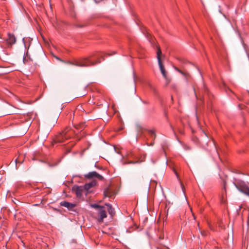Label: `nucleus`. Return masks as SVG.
I'll return each mask as SVG.
<instances>
[{
  "label": "nucleus",
  "instance_id": "nucleus-1",
  "mask_svg": "<svg viewBox=\"0 0 249 249\" xmlns=\"http://www.w3.org/2000/svg\"><path fill=\"white\" fill-rule=\"evenodd\" d=\"M75 128L77 130H80L81 132L80 134H77L76 132L69 127L64 128L61 132L57 135L53 140L54 143H63L65 141L74 136L78 140H80L81 138L85 136V132L82 131L86 127L85 123H82L74 125Z\"/></svg>",
  "mask_w": 249,
  "mask_h": 249
},
{
  "label": "nucleus",
  "instance_id": "nucleus-2",
  "mask_svg": "<svg viewBox=\"0 0 249 249\" xmlns=\"http://www.w3.org/2000/svg\"><path fill=\"white\" fill-rule=\"evenodd\" d=\"M104 59L103 52H95L88 57L75 60L72 64L78 67H89L98 64Z\"/></svg>",
  "mask_w": 249,
  "mask_h": 249
},
{
  "label": "nucleus",
  "instance_id": "nucleus-3",
  "mask_svg": "<svg viewBox=\"0 0 249 249\" xmlns=\"http://www.w3.org/2000/svg\"><path fill=\"white\" fill-rule=\"evenodd\" d=\"M236 188L241 192L249 196V187L244 181H240L234 183Z\"/></svg>",
  "mask_w": 249,
  "mask_h": 249
},
{
  "label": "nucleus",
  "instance_id": "nucleus-4",
  "mask_svg": "<svg viewBox=\"0 0 249 249\" xmlns=\"http://www.w3.org/2000/svg\"><path fill=\"white\" fill-rule=\"evenodd\" d=\"M161 54V51L160 48V47L158 48V51L157 53V59L158 60V64L160 68V70L161 71V72L163 75V76L165 78L167 79V74L166 71L164 69V66L163 64L162 63L161 58H160V55Z\"/></svg>",
  "mask_w": 249,
  "mask_h": 249
},
{
  "label": "nucleus",
  "instance_id": "nucleus-5",
  "mask_svg": "<svg viewBox=\"0 0 249 249\" xmlns=\"http://www.w3.org/2000/svg\"><path fill=\"white\" fill-rule=\"evenodd\" d=\"M5 44L8 48H11L16 42V38L14 34L8 33L7 37L5 40Z\"/></svg>",
  "mask_w": 249,
  "mask_h": 249
},
{
  "label": "nucleus",
  "instance_id": "nucleus-6",
  "mask_svg": "<svg viewBox=\"0 0 249 249\" xmlns=\"http://www.w3.org/2000/svg\"><path fill=\"white\" fill-rule=\"evenodd\" d=\"M84 176L86 178L88 179L96 178L101 180L103 179V177L95 171L89 172L87 174L85 175Z\"/></svg>",
  "mask_w": 249,
  "mask_h": 249
},
{
  "label": "nucleus",
  "instance_id": "nucleus-7",
  "mask_svg": "<svg viewBox=\"0 0 249 249\" xmlns=\"http://www.w3.org/2000/svg\"><path fill=\"white\" fill-rule=\"evenodd\" d=\"M85 190L84 187L74 186L72 188V191L74 192L78 197H80L82 196V193Z\"/></svg>",
  "mask_w": 249,
  "mask_h": 249
},
{
  "label": "nucleus",
  "instance_id": "nucleus-8",
  "mask_svg": "<svg viewBox=\"0 0 249 249\" xmlns=\"http://www.w3.org/2000/svg\"><path fill=\"white\" fill-rule=\"evenodd\" d=\"M98 215L99 216L98 221L100 222H103V219L107 217V213L104 207L99 210Z\"/></svg>",
  "mask_w": 249,
  "mask_h": 249
},
{
  "label": "nucleus",
  "instance_id": "nucleus-9",
  "mask_svg": "<svg viewBox=\"0 0 249 249\" xmlns=\"http://www.w3.org/2000/svg\"><path fill=\"white\" fill-rule=\"evenodd\" d=\"M60 205L61 206L67 208L69 210H72L76 206L74 203H71L66 201L61 202Z\"/></svg>",
  "mask_w": 249,
  "mask_h": 249
},
{
  "label": "nucleus",
  "instance_id": "nucleus-10",
  "mask_svg": "<svg viewBox=\"0 0 249 249\" xmlns=\"http://www.w3.org/2000/svg\"><path fill=\"white\" fill-rule=\"evenodd\" d=\"M114 194L113 190L110 187H108L104 190V195L105 197H111Z\"/></svg>",
  "mask_w": 249,
  "mask_h": 249
},
{
  "label": "nucleus",
  "instance_id": "nucleus-11",
  "mask_svg": "<svg viewBox=\"0 0 249 249\" xmlns=\"http://www.w3.org/2000/svg\"><path fill=\"white\" fill-rule=\"evenodd\" d=\"M96 183V181L92 180L89 183L85 184L83 187L85 190L88 191L89 189L95 186Z\"/></svg>",
  "mask_w": 249,
  "mask_h": 249
},
{
  "label": "nucleus",
  "instance_id": "nucleus-12",
  "mask_svg": "<svg viewBox=\"0 0 249 249\" xmlns=\"http://www.w3.org/2000/svg\"><path fill=\"white\" fill-rule=\"evenodd\" d=\"M105 205L107 207V211L108 213L111 216H113L115 215V212L114 208L112 207V205L109 203H106Z\"/></svg>",
  "mask_w": 249,
  "mask_h": 249
},
{
  "label": "nucleus",
  "instance_id": "nucleus-13",
  "mask_svg": "<svg viewBox=\"0 0 249 249\" xmlns=\"http://www.w3.org/2000/svg\"><path fill=\"white\" fill-rule=\"evenodd\" d=\"M25 48L28 49L30 46L32 39L30 37H24L22 39Z\"/></svg>",
  "mask_w": 249,
  "mask_h": 249
},
{
  "label": "nucleus",
  "instance_id": "nucleus-14",
  "mask_svg": "<svg viewBox=\"0 0 249 249\" xmlns=\"http://www.w3.org/2000/svg\"><path fill=\"white\" fill-rule=\"evenodd\" d=\"M148 132L149 133L151 137L154 140L156 137V134L155 129L147 130Z\"/></svg>",
  "mask_w": 249,
  "mask_h": 249
},
{
  "label": "nucleus",
  "instance_id": "nucleus-15",
  "mask_svg": "<svg viewBox=\"0 0 249 249\" xmlns=\"http://www.w3.org/2000/svg\"><path fill=\"white\" fill-rule=\"evenodd\" d=\"M91 207L95 209H99H99H101L102 207H103L104 206H102L96 204H94L91 205Z\"/></svg>",
  "mask_w": 249,
  "mask_h": 249
},
{
  "label": "nucleus",
  "instance_id": "nucleus-16",
  "mask_svg": "<svg viewBox=\"0 0 249 249\" xmlns=\"http://www.w3.org/2000/svg\"><path fill=\"white\" fill-rule=\"evenodd\" d=\"M146 36L149 41L152 43V42L153 41L152 36L149 33H147Z\"/></svg>",
  "mask_w": 249,
  "mask_h": 249
},
{
  "label": "nucleus",
  "instance_id": "nucleus-17",
  "mask_svg": "<svg viewBox=\"0 0 249 249\" xmlns=\"http://www.w3.org/2000/svg\"><path fill=\"white\" fill-rule=\"evenodd\" d=\"M179 72L185 76H186L188 75L187 73L184 72V71H182L181 70H180Z\"/></svg>",
  "mask_w": 249,
  "mask_h": 249
},
{
  "label": "nucleus",
  "instance_id": "nucleus-18",
  "mask_svg": "<svg viewBox=\"0 0 249 249\" xmlns=\"http://www.w3.org/2000/svg\"><path fill=\"white\" fill-rule=\"evenodd\" d=\"M175 69L177 71H178V72L180 71V70L177 67H175Z\"/></svg>",
  "mask_w": 249,
  "mask_h": 249
},
{
  "label": "nucleus",
  "instance_id": "nucleus-19",
  "mask_svg": "<svg viewBox=\"0 0 249 249\" xmlns=\"http://www.w3.org/2000/svg\"><path fill=\"white\" fill-rule=\"evenodd\" d=\"M149 87L152 88V86L150 84H149Z\"/></svg>",
  "mask_w": 249,
  "mask_h": 249
},
{
  "label": "nucleus",
  "instance_id": "nucleus-20",
  "mask_svg": "<svg viewBox=\"0 0 249 249\" xmlns=\"http://www.w3.org/2000/svg\"><path fill=\"white\" fill-rule=\"evenodd\" d=\"M153 144V142L151 143V145H152Z\"/></svg>",
  "mask_w": 249,
  "mask_h": 249
}]
</instances>
